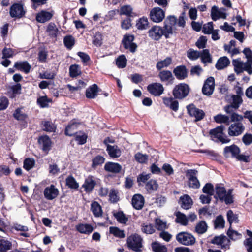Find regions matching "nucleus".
<instances>
[{
  "instance_id": "nucleus-1",
  "label": "nucleus",
  "mask_w": 252,
  "mask_h": 252,
  "mask_svg": "<svg viewBox=\"0 0 252 252\" xmlns=\"http://www.w3.org/2000/svg\"><path fill=\"white\" fill-rule=\"evenodd\" d=\"M230 116L231 122L228 128V134L230 136L236 137L241 135L245 130V127L242 123L243 120L242 115L238 113H233Z\"/></svg>"
},
{
  "instance_id": "nucleus-2",
  "label": "nucleus",
  "mask_w": 252,
  "mask_h": 252,
  "mask_svg": "<svg viewBox=\"0 0 252 252\" xmlns=\"http://www.w3.org/2000/svg\"><path fill=\"white\" fill-rule=\"evenodd\" d=\"M215 191L216 192L215 197L216 198H219L222 201H224L226 204L233 203V197L231 189L227 192L223 185L217 184L215 186Z\"/></svg>"
},
{
  "instance_id": "nucleus-3",
  "label": "nucleus",
  "mask_w": 252,
  "mask_h": 252,
  "mask_svg": "<svg viewBox=\"0 0 252 252\" xmlns=\"http://www.w3.org/2000/svg\"><path fill=\"white\" fill-rule=\"evenodd\" d=\"M177 24V19L174 16H168L164 21V26L162 28L163 35L166 38L176 33L175 26Z\"/></svg>"
},
{
  "instance_id": "nucleus-4",
  "label": "nucleus",
  "mask_w": 252,
  "mask_h": 252,
  "mask_svg": "<svg viewBox=\"0 0 252 252\" xmlns=\"http://www.w3.org/2000/svg\"><path fill=\"white\" fill-rule=\"evenodd\" d=\"M142 238L137 234L130 235L127 239V245L129 249L136 252H141L142 245Z\"/></svg>"
},
{
  "instance_id": "nucleus-5",
  "label": "nucleus",
  "mask_w": 252,
  "mask_h": 252,
  "mask_svg": "<svg viewBox=\"0 0 252 252\" xmlns=\"http://www.w3.org/2000/svg\"><path fill=\"white\" fill-rule=\"evenodd\" d=\"M224 129V126L221 125L211 129L209 133L211 135L212 139L214 140L215 138H216L222 143H229L230 139L223 133Z\"/></svg>"
},
{
  "instance_id": "nucleus-6",
  "label": "nucleus",
  "mask_w": 252,
  "mask_h": 252,
  "mask_svg": "<svg viewBox=\"0 0 252 252\" xmlns=\"http://www.w3.org/2000/svg\"><path fill=\"white\" fill-rule=\"evenodd\" d=\"M177 241L180 244L185 246L192 245L195 244L196 239L190 233L187 232H181L176 236Z\"/></svg>"
},
{
  "instance_id": "nucleus-7",
  "label": "nucleus",
  "mask_w": 252,
  "mask_h": 252,
  "mask_svg": "<svg viewBox=\"0 0 252 252\" xmlns=\"http://www.w3.org/2000/svg\"><path fill=\"white\" fill-rule=\"evenodd\" d=\"M189 91L188 85L185 83H180L174 87L173 90V95L177 99H181L186 97Z\"/></svg>"
},
{
  "instance_id": "nucleus-8",
  "label": "nucleus",
  "mask_w": 252,
  "mask_h": 252,
  "mask_svg": "<svg viewBox=\"0 0 252 252\" xmlns=\"http://www.w3.org/2000/svg\"><path fill=\"white\" fill-rule=\"evenodd\" d=\"M9 14L12 18L20 19L23 17L26 14L24 4L22 3H14L10 8Z\"/></svg>"
},
{
  "instance_id": "nucleus-9",
  "label": "nucleus",
  "mask_w": 252,
  "mask_h": 252,
  "mask_svg": "<svg viewBox=\"0 0 252 252\" xmlns=\"http://www.w3.org/2000/svg\"><path fill=\"white\" fill-rule=\"evenodd\" d=\"M243 100L240 96L234 95L232 96V103L230 105H228L224 107L225 112L229 115H232L235 112V110L237 109L240 105L242 103Z\"/></svg>"
},
{
  "instance_id": "nucleus-10",
  "label": "nucleus",
  "mask_w": 252,
  "mask_h": 252,
  "mask_svg": "<svg viewBox=\"0 0 252 252\" xmlns=\"http://www.w3.org/2000/svg\"><path fill=\"white\" fill-rule=\"evenodd\" d=\"M151 20L156 23L161 22L165 16V11L161 8L156 7L152 8L150 12Z\"/></svg>"
},
{
  "instance_id": "nucleus-11",
  "label": "nucleus",
  "mask_w": 252,
  "mask_h": 252,
  "mask_svg": "<svg viewBox=\"0 0 252 252\" xmlns=\"http://www.w3.org/2000/svg\"><path fill=\"white\" fill-rule=\"evenodd\" d=\"M214 88L215 79L213 77H209L204 83L202 90V93L205 95L210 96L213 93Z\"/></svg>"
},
{
  "instance_id": "nucleus-12",
  "label": "nucleus",
  "mask_w": 252,
  "mask_h": 252,
  "mask_svg": "<svg viewBox=\"0 0 252 252\" xmlns=\"http://www.w3.org/2000/svg\"><path fill=\"white\" fill-rule=\"evenodd\" d=\"M189 114L195 118V121L202 120L204 116L205 113L202 110L199 109L194 106L193 104H190L187 107Z\"/></svg>"
},
{
  "instance_id": "nucleus-13",
  "label": "nucleus",
  "mask_w": 252,
  "mask_h": 252,
  "mask_svg": "<svg viewBox=\"0 0 252 252\" xmlns=\"http://www.w3.org/2000/svg\"><path fill=\"white\" fill-rule=\"evenodd\" d=\"M211 243L213 244L220 245L222 249H227L229 248L230 241L224 235H220L215 236L211 241Z\"/></svg>"
},
{
  "instance_id": "nucleus-14",
  "label": "nucleus",
  "mask_w": 252,
  "mask_h": 252,
  "mask_svg": "<svg viewBox=\"0 0 252 252\" xmlns=\"http://www.w3.org/2000/svg\"><path fill=\"white\" fill-rule=\"evenodd\" d=\"M147 90L152 95L158 96H160L164 92L163 85L159 83H154L147 86Z\"/></svg>"
},
{
  "instance_id": "nucleus-15",
  "label": "nucleus",
  "mask_w": 252,
  "mask_h": 252,
  "mask_svg": "<svg viewBox=\"0 0 252 252\" xmlns=\"http://www.w3.org/2000/svg\"><path fill=\"white\" fill-rule=\"evenodd\" d=\"M134 36L131 35H126L124 36L123 43L125 49H129L130 52H134L136 49L137 45L133 42Z\"/></svg>"
},
{
  "instance_id": "nucleus-16",
  "label": "nucleus",
  "mask_w": 252,
  "mask_h": 252,
  "mask_svg": "<svg viewBox=\"0 0 252 252\" xmlns=\"http://www.w3.org/2000/svg\"><path fill=\"white\" fill-rule=\"evenodd\" d=\"M58 194L59 190L53 185L46 187L44 191V197L49 200L55 199L58 196Z\"/></svg>"
},
{
  "instance_id": "nucleus-17",
  "label": "nucleus",
  "mask_w": 252,
  "mask_h": 252,
  "mask_svg": "<svg viewBox=\"0 0 252 252\" xmlns=\"http://www.w3.org/2000/svg\"><path fill=\"white\" fill-rule=\"evenodd\" d=\"M224 8L219 9L218 7L215 5L212 7L211 16L214 21H216L219 18L226 19V14L225 12Z\"/></svg>"
},
{
  "instance_id": "nucleus-18",
  "label": "nucleus",
  "mask_w": 252,
  "mask_h": 252,
  "mask_svg": "<svg viewBox=\"0 0 252 252\" xmlns=\"http://www.w3.org/2000/svg\"><path fill=\"white\" fill-rule=\"evenodd\" d=\"M149 35L152 39L158 40L163 35L162 28L158 26H154L149 30Z\"/></svg>"
},
{
  "instance_id": "nucleus-19",
  "label": "nucleus",
  "mask_w": 252,
  "mask_h": 252,
  "mask_svg": "<svg viewBox=\"0 0 252 252\" xmlns=\"http://www.w3.org/2000/svg\"><path fill=\"white\" fill-rule=\"evenodd\" d=\"M144 198L142 195L136 194L133 195L132 199V204L136 209L140 210L142 209L144 206Z\"/></svg>"
},
{
  "instance_id": "nucleus-20",
  "label": "nucleus",
  "mask_w": 252,
  "mask_h": 252,
  "mask_svg": "<svg viewBox=\"0 0 252 252\" xmlns=\"http://www.w3.org/2000/svg\"><path fill=\"white\" fill-rule=\"evenodd\" d=\"M96 184L95 179L94 176H88L85 181L83 187L86 192H90L92 191Z\"/></svg>"
},
{
  "instance_id": "nucleus-21",
  "label": "nucleus",
  "mask_w": 252,
  "mask_h": 252,
  "mask_svg": "<svg viewBox=\"0 0 252 252\" xmlns=\"http://www.w3.org/2000/svg\"><path fill=\"white\" fill-rule=\"evenodd\" d=\"M38 141L44 151L47 152L50 149L51 141L48 136L44 135L40 137Z\"/></svg>"
},
{
  "instance_id": "nucleus-22",
  "label": "nucleus",
  "mask_w": 252,
  "mask_h": 252,
  "mask_svg": "<svg viewBox=\"0 0 252 252\" xmlns=\"http://www.w3.org/2000/svg\"><path fill=\"white\" fill-rule=\"evenodd\" d=\"M240 152V149L235 145L227 146L224 149V155L226 157L232 156L235 158Z\"/></svg>"
},
{
  "instance_id": "nucleus-23",
  "label": "nucleus",
  "mask_w": 252,
  "mask_h": 252,
  "mask_svg": "<svg viewBox=\"0 0 252 252\" xmlns=\"http://www.w3.org/2000/svg\"><path fill=\"white\" fill-rule=\"evenodd\" d=\"M179 204L182 208L184 209H189L192 205V200L190 197L188 195H184L180 197Z\"/></svg>"
},
{
  "instance_id": "nucleus-24",
  "label": "nucleus",
  "mask_w": 252,
  "mask_h": 252,
  "mask_svg": "<svg viewBox=\"0 0 252 252\" xmlns=\"http://www.w3.org/2000/svg\"><path fill=\"white\" fill-rule=\"evenodd\" d=\"M176 78L179 80H183L187 77V70L185 66H179L173 70Z\"/></svg>"
},
{
  "instance_id": "nucleus-25",
  "label": "nucleus",
  "mask_w": 252,
  "mask_h": 252,
  "mask_svg": "<svg viewBox=\"0 0 252 252\" xmlns=\"http://www.w3.org/2000/svg\"><path fill=\"white\" fill-rule=\"evenodd\" d=\"M232 63L236 73L239 74L242 73L244 70L246 71V62L243 63L240 59L233 60Z\"/></svg>"
},
{
  "instance_id": "nucleus-26",
  "label": "nucleus",
  "mask_w": 252,
  "mask_h": 252,
  "mask_svg": "<svg viewBox=\"0 0 252 252\" xmlns=\"http://www.w3.org/2000/svg\"><path fill=\"white\" fill-rule=\"evenodd\" d=\"M158 77L161 82H171L174 79L172 72L169 70H162L159 72Z\"/></svg>"
},
{
  "instance_id": "nucleus-27",
  "label": "nucleus",
  "mask_w": 252,
  "mask_h": 252,
  "mask_svg": "<svg viewBox=\"0 0 252 252\" xmlns=\"http://www.w3.org/2000/svg\"><path fill=\"white\" fill-rule=\"evenodd\" d=\"M105 170L114 173H120L122 169L121 165L117 163L108 162L105 165Z\"/></svg>"
},
{
  "instance_id": "nucleus-28",
  "label": "nucleus",
  "mask_w": 252,
  "mask_h": 252,
  "mask_svg": "<svg viewBox=\"0 0 252 252\" xmlns=\"http://www.w3.org/2000/svg\"><path fill=\"white\" fill-rule=\"evenodd\" d=\"M52 17L53 14L51 12L42 11L37 14L36 19L38 22L43 23L50 20Z\"/></svg>"
},
{
  "instance_id": "nucleus-29",
  "label": "nucleus",
  "mask_w": 252,
  "mask_h": 252,
  "mask_svg": "<svg viewBox=\"0 0 252 252\" xmlns=\"http://www.w3.org/2000/svg\"><path fill=\"white\" fill-rule=\"evenodd\" d=\"M98 92V87L96 84H93L86 91V97L90 99L95 98Z\"/></svg>"
},
{
  "instance_id": "nucleus-30",
  "label": "nucleus",
  "mask_w": 252,
  "mask_h": 252,
  "mask_svg": "<svg viewBox=\"0 0 252 252\" xmlns=\"http://www.w3.org/2000/svg\"><path fill=\"white\" fill-rule=\"evenodd\" d=\"M243 53L247 59V61L246 62V71L249 74H252V70L250 68L249 63L252 62V51L249 48H246L243 51Z\"/></svg>"
},
{
  "instance_id": "nucleus-31",
  "label": "nucleus",
  "mask_w": 252,
  "mask_h": 252,
  "mask_svg": "<svg viewBox=\"0 0 252 252\" xmlns=\"http://www.w3.org/2000/svg\"><path fill=\"white\" fill-rule=\"evenodd\" d=\"M214 119L217 123H223L229 125L231 122L230 116H226L221 114H218L214 117Z\"/></svg>"
},
{
  "instance_id": "nucleus-32",
  "label": "nucleus",
  "mask_w": 252,
  "mask_h": 252,
  "mask_svg": "<svg viewBox=\"0 0 252 252\" xmlns=\"http://www.w3.org/2000/svg\"><path fill=\"white\" fill-rule=\"evenodd\" d=\"M107 151L111 157L118 158L121 155V151L117 146L107 145Z\"/></svg>"
},
{
  "instance_id": "nucleus-33",
  "label": "nucleus",
  "mask_w": 252,
  "mask_h": 252,
  "mask_svg": "<svg viewBox=\"0 0 252 252\" xmlns=\"http://www.w3.org/2000/svg\"><path fill=\"white\" fill-rule=\"evenodd\" d=\"M59 32L58 29L54 23H50L47 28L46 32L52 38H55Z\"/></svg>"
},
{
  "instance_id": "nucleus-34",
  "label": "nucleus",
  "mask_w": 252,
  "mask_h": 252,
  "mask_svg": "<svg viewBox=\"0 0 252 252\" xmlns=\"http://www.w3.org/2000/svg\"><path fill=\"white\" fill-rule=\"evenodd\" d=\"M76 229L81 233L89 234L93 231V227L91 224H80L76 226Z\"/></svg>"
},
{
  "instance_id": "nucleus-35",
  "label": "nucleus",
  "mask_w": 252,
  "mask_h": 252,
  "mask_svg": "<svg viewBox=\"0 0 252 252\" xmlns=\"http://www.w3.org/2000/svg\"><path fill=\"white\" fill-rule=\"evenodd\" d=\"M14 67L18 70L23 71L26 73L30 72L31 65L27 62H16L14 64Z\"/></svg>"
},
{
  "instance_id": "nucleus-36",
  "label": "nucleus",
  "mask_w": 252,
  "mask_h": 252,
  "mask_svg": "<svg viewBox=\"0 0 252 252\" xmlns=\"http://www.w3.org/2000/svg\"><path fill=\"white\" fill-rule=\"evenodd\" d=\"M91 210L93 214L97 217H99L102 215V210L100 204L94 201L91 204Z\"/></svg>"
},
{
  "instance_id": "nucleus-37",
  "label": "nucleus",
  "mask_w": 252,
  "mask_h": 252,
  "mask_svg": "<svg viewBox=\"0 0 252 252\" xmlns=\"http://www.w3.org/2000/svg\"><path fill=\"white\" fill-rule=\"evenodd\" d=\"M229 63V59L226 57H223L218 60L216 67L218 70H221L227 67Z\"/></svg>"
},
{
  "instance_id": "nucleus-38",
  "label": "nucleus",
  "mask_w": 252,
  "mask_h": 252,
  "mask_svg": "<svg viewBox=\"0 0 252 252\" xmlns=\"http://www.w3.org/2000/svg\"><path fill=\"white\" fill-rule=\"evenodd\" d=\"M164 103L170 106V108L174 111H177L179 107V103L177 100H174L172 98H163Z\"/></svg>"
},
{
  "instance_id": "nucleus-39",
  "label": "nucleus",
  "mask_w": 252,
  "mask_h": 252,
  "mask_svg": "<svg viewBox=\"0 0 252 252\" xmlns=\"http://www.w3.org/2000/svg\"><path fill=\"white\" fill-rule=\"evenodd\" d=\"M172 62V60L170 57H167L163 60L158 61L156 64V67L158 70H161L162 68L167 67Z\"/></svg>"
},
{
  "instance_id": "nucleus-40",
  "label": "nucleus",
  "mask_w": 252,
  "mask_h": 252,
  "mask_svg": "<svg viewBox=\"0 0 252 252\" xmlns=\"http://www.w3.org/2000/svg\"><path fill=\"white\" fill-rule=\"evenodd\" d=\"M78 125V124L74 123L66 126L65 131V134L69 136H72L74 134L76 135L78 133L77 132Z\"/></svg>"
},
{
  "instance_id": "nucleus-41",
  "label": "nucleus",
  "mask_w": 252,
  "mask_h": 252,
  "mask_svg": "<svg viewBox=\"0 0 252 252\" xmlns=\"http://www.w3.org/2000/svg\"><path fill=\"white\" fill-rule=\"evenodd\" d=\"M207 228L208 226L206 222L201 220L196 224L195 231L198 234H202L207 231Z\"/></svg>"
},
{
  "instance_id": "nucleus-42",
  "label": "nucleus",
  "mask_w": 252,
  "mask_h": 252,
  "mask_svg": "<svg viewBox=\"0 0 252 252\" xmlns=\"http://www.w3.org/2000/svg\"><path fill=\"white\" fill-rule=\"evenodd\" d=\"M176 221L183 225H187L188 224V218L183 213L178 212L176 213Z\"/></svg>"
},
{
  "instance_id": "nucleus-43",
  "label": "nucleus",
  "mask_w": 252,
  "mask_h": 252,
  "mask_svg": "<svg viewBox=\"0 0 252 252\" xmlns=\"http://www.w3.org/2000/svg\"><path fill=\"white\" fill-rule=\"evenodd\" d=\"M120 15H125L127 16H133L134 13L133 9L130 5H124L122 6L120 10Z\"/></svg>"
},
{
  "instance_id": "nucleus-44",
  "label": "nucleus",
  "mask_w": 252,
  "mask_h": 252,
  "mask_svg": "<svg viewBox=\"0 0 252 252\" xmlns=\"http://www.w3.org/2000/svg\"><path fill=\"white\" fill-rule=\"evenodd\" d=\"M158 184L156 181L150 180L146 184L145 188L149 192H151L157 190Z\"/></svg>"
},
{
  "instance_id": "nucleus-45",
  "label": "nucleus",
  "mask_w": 252,
  "mask_h": 252,
  "mask_svg": "<svg viewBox=\"0 0 252 252\" xmlns=\"http://www.w3.org/2000/svg\"><path fill=\"white\" fill-rule=\"evenodd\" d=\"M12 244L8 240L1 239H0V252H6L7 250L11 249Z\"/></svg>"
},
{
  "instance_id": "nucleus-46",
  "label": "nucleus",
  "mask_w": 252,
  "mask_h": 252,
  "mask_svg": "<svg viewBox=\"0 0 252 252\" xmlns=\"http://www.w3.org/2000/svg\"><path fill=\"white\" fill-rule=\"evenodd\" d=\"M52 102V100L48 98L47 96H40L37 100V103L41 107H48L49 103Z\"/></svg>"
},
{
  "instance_id": "nucleus-47",
  "label": "nucleus",
  "mask_w": 252,
  "mask_h": 252,
  "mask_svg": "<svg viewBox=\"0 0 252 252\" xmlns=\"http://www.w3.org/2000/svg\"><path fill=\"white\" fill-rule=\"evenodd\" d=\"M152 248L155 252H167V248L161 244L155 242L152 244Z\"/></svg>"
},
{
  "instance_id": "nucleus-48",
  "label": "nucleus",
  "mask_w": 252,
  "mask_h": 252,
  "mask_svg": "<svg viewBox=\"0 0 252 252\" xmlns=\"http://www.w3.org/2000/svg\"><path fill=\"white\" fill-rule=\"evenodd\" d=\"M149 25L148 20L147 17H143L140 18L137 22L136 26L139 30L146 29Z\"/></svg>"
},
{
  "instance_id": "nucleus-49",
  "label": "nucleus",
  "mask_w": 252,
  "mask_h": 252,
  "mask_svg": "<svg viewBox=\"0 0 252 252\" xmlns=\"http://www.w3.org/2000/svg\"><path fill=\"white\" fill-rule=\"evenodd\" d=\"M201 52L192 49H189L187 52V56L188 58L191 60H195L200 57Z\"/></svg>"
},
{
  "instance_id": "nucleus-50",
  "label": "nucleus",
  "mask_w": 252,
  "mask_h": 252,
  "mask_svg": "<svg viewBox=\"0 0 252 252\" xmlns=\"http://www.w3.org/2000/svg\"><path fill=\"white\" fill-rule=\"evenodd\" d=\"M66 185L72 189H77L79 187L78 184L75 179L71 176H68L66 179Z\"/></svg>"
},
{
  "instance_id": "nucleus-51",
  "label": "nucleus",
  "mask_w": 252,
  "mask_h": 252,
  "mask_svg": "<svg viewBox=\"0 0 252 252\" xmlns=\"http://www.w3.org/2000/svg\"><path fill=\"white\" fill-rule=\"evenodd\" d=\"M110 233L113 234L115 236L123 238L125 237V234L123 230H122L116 227H110L109 228Z\"/></svg>"
},
{
  "instance_id": "nucleus-52",
  "label": "nucleus",
  "mask_w": 252,
  "mask_h": 252,
  "mask_svg": "<svg viewBox=\"0 0 252 252\" xmlns=\"http://www.w3.org/2000/svg\"><path fill=\"white\" fill-rule=\"evenodd\" d=\"M63 43L67 49H71L75 44V40L71 35L66 36L64 38Z\"/></svg>"
},
{
  "instance_id": "nucleus-53",
  "label": "nucleus",
  "mask_w": 252,
  "mask_h": 252,
  "mask_svg": "<svg viewBox=\"0 0 252 252\" xmlns=\"http://www.w3.org/2000/svg\"><path fill=\"white\" fill-rule=\"evenodd\" d=\"M247 235L250 236V238L247 239L244 244L247 248L248 252H252V232L247 230Z\"/></svg>"
},
{
  "instance_id": "nucleus-54",
  "label": "nucleus",
  "mask_w": 252,
  "mask_h": 252,
  "mask_svg": "<svg viewBox=\"0 0 252 252\" xmlns=\"http://www.w3.org/2000/svg\"><path fill=\"white\" fill-rule=\"evenodd\" d=\"M126 63L127 60L123 55L120 56L116 60V65L120 68H124L126 65Z\"/></svg>"
},
{
  "instance_id": "nucleus-55",
  "label": "nucleus",
  "mask_w": 252,
  "mask_h": 252,
  "mask_svg": "<svg viewBox=\"0 0 252 252\" xmlns=\"http://www.w3.org/2000/svg\"><path fill=\"white\" fill-rule=\"evenodd\" d=\"M201 58L202 62L205 63H211V58L209 51L208 49H204L201 52L200 56Z\"/></svg>"
},
{
  "instance_id": "nucleus-56",
  "label": "nucleus",
  "mask_w": 252,
  "mask_h": 252,
  "mask_svg": "<svg viewBox=\"0 0 252 252\" xmlns=\"http://www.w3.org/2000/svg\"><path fill=\"white\" fill-rule=\"evenodd\" d=\"M35 164V161L33 158H27L24 161L23 167L27 171L33 168Z\"/></svg>"
},
{
  "instance_id": "nucleus-57",
  "label": "nucleus",
  "mask_w": 252,
  "mask_h": 252,
  "mask_svg": "<svg viewBox=\"0 0 252 252\" xmlns=\"http://www.w3.org/2000/svg\"><path fill=\"white\" fill-rule=\"evenodd\" d=\"M81 73L79 66L76 64L71 65L69 67L70 76L72 77H75Z\"/></svg>"
},
{
  "instance_id": "nucleus-58",
  "label": "nucleus",
  "mask_w": 252,
  "mask_h": 252,
  "mask_svg": "<svg viewBox=\"0 0 252 252\" xmlns=\"http://www.w3.org/2000/svg\"><path fill=\"white\" fill-rule=\"evenodd\" d=\"M142 231L146 234H151L155 232L154 226L148 223H144L142 226Z\"/></svg>"
},
{
  "instance_id": "nucleus-59",
  "label": "nucleus",
  "mask_w": 252,
  "mask_h": 252,
  "mask_svg": "<svg viewBox=\"0 0 252 252\" xmlns=\"http://www.w3.org/2000/svg\"><path fill=\"white\" fill-rule=\"evenodd\" d=\"M114 215L117 220L121 223H126L128 220L127 218L126 217L125 215L122 211L116 213Z\"/></svg>"
},
{
  "instance_id": "nucleus-60",
  "label": "nucleus",
  "mask_w": 252,
  "mask_h": 252,
  "mask_svg": "<svg viewBox=\"0 0 252 252\" xmlns=\"http://www.w3.org/2000/svg\"><path fill=\"white\" fill-rule=\"evenodd\" d=\"M227 217L228 221L230 225V227H231V224L233 222H238L237 216L236 214H234L233 211L231 210L228 211V212L227 213Z\"/></svg>"
},
{
  "instance_id": "nucleus-61",
  "label": "nucleus",
  "mask_w": 252,
  "mask_h": 252,
  "mask_svg": "<svg viewBox=\"0 0 252 252\" xmlns=\"http://www.w3.org/2000/svg\"><path fill=\"white\" fill-rule=\"evenodd\" d=\"M13 117L17 120L23 121L26 118L27 115L22 112L21 109L17 108L13 114Z\"/></svg>"
},
{
  "instance_id": "nucleus-62",
  "label": "nucleus",
  "mask_w": 252,
  "mask_h": 252,
  "mask_svg": "<svg viewBox=\"0 0 252 252\" xmlns=\"http://www.w3.org/2000/svg\"><path fill=\"white\" fill-rule=\"evenodd\" d=\"M225 221L221 216H218L214 222L215 227L216 228H222L224 227Z\"/></svg>"
},
{
  "instance_id": "nucleus-63",
  "label": "nucleus",
  "mask_w": 252,
  "mask_h": 252,
  "mask_svg": "<svg viewBox=\"0 0 252 252\" xmlns=\"http://www.w3.org/2000/svg\"><path fill=\"white\" fill-rule=\"evenodd\" d=\"M87 136L84 133L80 132L75 135V140L79 144H84L86 142Z\"/></svg>"
},
{
  "instance_id": "nucleus-64",
  "label": "nucleus",
  "mask_w": 252,
  "mask_h": 252,
  "mask_svg": "<svg viewBox=\"0 0 252 252\" xmlns=\"http://www.w3.org/2000/svg\"><path fill=\"white\" fill-rule=\"evenodd\" d=\"M135 160L141 163H145L148 158V156L146 154H142L140 153H137L135 155Z\"/></svg>"
}]
</instances>
